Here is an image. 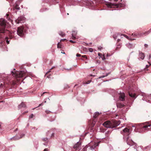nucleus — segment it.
Returning <instances> with one entry per match:
<instances>
[{"instance_id": "4be33fe9", "label": "nucleus", "mask_w": 151, "mask_h": 151, "mask_svg": "<svg viewBox=\"0 0 151 151\" xmlns=\"http://www.w3.org/2000/svg\"><path fill=\"white\" fill-rule=\"evenodd\" d=\"M150 30H148L147 31L145 32H144V35H147L148 34H149L150 33Z\"/></svg>"}, {"instance_id": "f8f14e48", "label": "nucleus", "mask_w": 151, "mask_h": 151, "mask_svg": "<svg viewBox=\"0 0 151 151\" xmlns=\"http://www.w3.org/2000/svg\"><path fill=\"white\" fill-rule=\"evenodd\" d=\"M18 108L19 109L26 108V105L24 102H22L18 105Z\"/></svg>"}, {"instance_id": "9d476101", "label": "nucleus", "mask_w": 151, "mask_h": 151, "mask_svg": "<svg viewBox=\"0 0 151 151\" xmlns=\"http://www.w3.org/2000/svg\"><path fill=\"white\" fill-rule=\"evenodd\" d=\"M24 18L23 16H21L15 20V22L17 24H19L21 22H22L24 21Z\"/></svg>"}, {"instance_id": "a878e982", "label": "nucleus", "mask_w": 151, "mask_h": 151, "mask_svg": "<svg viewBox=\"0 0 151 151\" xmlns=\"http://www.w3.org/2000/svg\"><path fill=\"white\" fill-rule=\"evenodd\" d=\"M117 35H116V34H115V35H113V38L115 39H116V38L117 37Z\"/></svg>"}, {"instance_id": "423d86ee", "label": "nucleus", "mask_w": 151, "mask_h": 151, "mask_svg": "<svg viewBox=\"0 0 151 151\" xmlns=\"http://www.w3.org/2000/svg\"><path fill=\"white\" fill-rule=\"evenodd\" d=\"M130 131V130L129 129L126 127L123 130V132H122V133L124 136H129L131 133Z\"/></svg>"}, {"instance_id": "5701e85b", "label": "nucleus", "mask_w": 151, "mask_h": 151, "mask_svg": "<svg viewBox=\"0 0 151 151\" xmlns=\"http://www.w3.org/2000/svg\"><path fill=\"white\" fill-rule=\"evenodd\" d=\"M138 36H140V37L143 36L144 35V32L139 33L138 34Z\"/></svg>"}, {"instance_id": "393cba45", "label": "nucleus", "mask_w": 151, "mask_h": 151, "mask_svg": "<svg viewBox=\"0 0 151 151\" xmlns=\"http://www.w3.org/2000/svg\"><path fill=\"white\" fill-rule=\"evenodd\" d=\"M6 42L7 44H9V41H8V37H6Z\"/></svg>"}, {"instance_id": "603ef678", "label": "nucleus", "mask_w": 151, "mask_h": 151, "mask_svg": "<svg viewBox=\"0 0 151 151\" xmlns=\"http://www.w3.org/2000/svg\"><path fill=\"white\" fill-rule=\"evenodd\" d=\"M102 59L103 60H104L105 59V58L104 56V57L102 58Z\"/></svg>"}, {"instance_id": "c85d7f7f", "label": "nucleus", "mask_w": 151, "mask_h": 151, "mask_svg": "<svg viewBox=\"0 0 151 151\" xmlns=\"http://www.w3.org/2000/svg\"><path fill=\"white\" fill-rule=\"evenodd\" d=\"M72 39H73V40H75L76 39V37L75 36H74L72 34Z\"/></svg>"}, {"instance_id": "864d4df0", "label": "nucleus", "mask_w": 151, "mask_h": 151, "mask_svg": "<svg viewBox=\"0 0 151 151\" xmlns=\"http://www.w3.org/2000/svg\"><path fill=\"white\" fill-rule=\"evenodd\" d=\"M120 40L119 39H118V40H117V42H120Z\"/></svg>"}, {"instance_id": "4468645a", "label": "nucleus", "mask_w": 151, "mask_h": 151, "mask_svg": "<svg viewBox=\"0 0 151 151\" xmlns=\"http://www.w3.org/2000/svg\"><path fill=\"white\" fill-rule=\"evenodd\" d=\"M81 145V143L79 142H78L73 146V148L75 149H77L79 147V146Z\"/></svg>"}, {"instance_id": "c03bdc74", "label": "nucleus", "mask_w": 151, "mask_h": 151, "mask_svg": "<svg viewBox=\"0 0 151 151\" xmlns=\"http://www.w3.org/2000/svg\"><path fill=\"white\" fill-rule=\"evenodd\" d=\"M3 86H4V85L2 83H1V84L0 85V87H3Z\"/></svg>"}, {"instance_id": "69168bd1", "label": "nucleus", "mask_w": 151, "mask_h": 151, "mask_svg": "<svg viewBox=\"0 0 151 151\" xmlns=\"http://www.w3.org/2000/svg\"><path fill=\"white\" fill-rule=\"evenodd\" d=\"M77 85H75V86L74 87H75Z\"/></svg>"}, {"instance_id": "a18cd8bd", "label": "nucleus", "mask_w": 151, "mask_h": 151, "mask_svg": "<svg viewBox=\"0 0 151 151\" xmlns=\"http://www.w3.org/2000/svg\"><path fill=\"white\" fill-rule=\"evenodd\" d=\"M47 93V92H44L43 93H42V94H41V96H43L44 95V94L45 93Z\"/></svg>"}, {"instance_id": "1a4fd4ad", "label": "nucleus", "mask_w": 151, "mask_h": 151, "mask_svg": "<svg viewBox=\"0 0 151 151\" xmlns=\"http://www.w3.org/2000/svg\"><path fill=\"white\" fill-rule=\"evenodd\" d=\"M126 142L127 144L130 146L133 145L135 144V143L131 139H130L129 137H127V138Z\"/></svg>"}, {"instance_id": "a211bd4d", "label": "nucleus", "mask_w": 151, "mask_h": 151, "mask_svg": "<svg viewBox=\"0 0 151 151\" xmlns=\"http://www.w3.org/2000/svg\"><path fill=\"white\" fill-rule=\"evenodd\" d=\"M14 8L15 9L17 10H19L20 9V7H19V5L17 3H16L15 6H14Z\"/></svg>"}, {"instance_id": "473e14b6", "label": "nucleus", "mask_w": 151, "mask_h": 151, "mask_svg": "<svg viewBox=\"0 0 151 151\" xmlns=\"http://www.w3.org/2000/svg\"><path fill=\"white\" fill-rule=\"evenodd\" d=\"M91 81H88L86 83H84L83 84H88Z\"/></svg>"}, {"instance_id": "79ce46f5", "label": "nucleus", "mask_w": 151, "mask_h": 151, "mask_svg": "<svg viewBox=\"0 0 151 151\" xmlns=\"http://www.w3.org/2000/svg\"><path fill=\"white\" fill-rule=\"evenodd\" d=\"M70 42H71V43H74L76 42L75 41H73V40H70Z\"/></svg>"}, {"instance_id": "20e7f679", "label": "nucleus", "mask_w": 151, "mask_h": 151, "mask_svg": "<svg viewBox=\"0 0 151 151\" xmlns=\"http://www.w3.org/2000/svg\"><path fill=\"white\" fill-rule=\"evenodd\" d=\"M23 29L24 27L22 26H20L18 27L17 33L20 36L22 37L24 35Z\"/></svg>"}, {"instance_id": "dca6fc26", "label": "nucleus", "mask_w": 151, "mask_h": 151, "mask_svg": "<svg viewBox=\"0 0 151 151\" xmlns=\"http://www.w3.org/2000/svg\"><path fill=\"white\" fill-rule=\"evenodd\" d=\"M139 58L142 60H143L145 57L144 54L142 52H139Z\"/></svg>"}, {"instance_id": "338daca9", "label": "nucleus", "mask_w": 151, "mask_h": 151, "mask_svg": "<svg viewBox=\"0 0 151 151\" xmlns=\"http://www.w3.org/2000/svg\"><path fill=\"white\" fill-rule=\"evenodd\" d=\"M107 56H108V54H107Z\"/></svg>"}, {"instance_id": "de8ad7c7", "label": "nucleus", "mask_w": 151, "mask_h": 151, "mask_svg": "<svg viewBox=\"0 0 151 151\" xmlns=\"http://www.w3.org/2000/svg\"><path fill=\"white\" fill-rule=\"evenodd\" d=\"M131 36H136V35H135V34H133V33H132V34H131Z\"/></svg>"}, {"instance_id": "774afa93", "label": "nucleus", "mask_w": 151, "mask_h": 151, "mask_svg": "<svg viewBox=\"0 0 151 151\" xmlns=\"http://www.w3.org/2000/svg\"><path fill=\"white\" fill-rule=\"evenodd\" d=\"M98 49H99V47H98Z\"/></svg>"}, {"instance_id": "a19ab883", "label": "nucleus", "mask_w": 151, "mask_h": 151, "mask_svg": "<svg viewBox=\"0 0 151 151\" xmlns=\"http://www.w3.org/2000/svg\"><path fill=\"white\" fill-rule=\"evenodd\" d=\"M54 133H52V134H51V136H50V138H51L53 137L54 136Z\"/></svg>"}, {"instance_id": "4c0bfd02", "label": "nucleus", "mask_w": 151, "mask_h": 151, "mask_svg": "<svg viewBox=\"0 0 151 151\" xmlns=\"http://www.w3.org/2000/svg\"><path fill=\"white\" fill-rule=\"evenodd\" d=\"M66 40V39H61L60 40V41L61 42H62V41L63 42V41H65V40Z\"/></svg>"}, {"instance_id": "7c9ffc66", "label": "nucleus", "mask_w": 151, "mask_h": 151, "mask_svg": "<svg viewBox=\"0 0 151 151\" xmlns=\"http://www.w3.org/2000/svg\"><path fill=\"white\" fill-rule=\"evenodd\" d=\"M82 57L86 59L87 58V57L86 55H82Z\"/></svg>"}, {"instance_id": "49530a36", "label": "nucleus", "mask_w": 151, "mask_h": 151, "mask_svg": "<svg viewBox=\"0 0 151 151\" xmlns=\"http://www.w3.org/2000/svg\"><path fill=\"white\" fill-rule=\"evenodd\" d=\"M148 45L147 44H145V46L146 47H148Z\"/></svg>"}, {"instance_id": "f03ea898", "label": "nucleus", "mask_w": 151, "mask_h": 151, "mask_svg": "<svg viewBox=\"0 0 151 151\" xmlns=\"http://www.w3.org/2000/svg\"><path fill=\"white\" fill-rule=\"evenodd\" d=\"M105 4L109 8L115 7L119 8L122 6V4L121 3L115 4L111 2H106L105 3Z\"/></svg>"}, {"instance_id": "052dcab7", "label": "nucleus", "mask_w": 151, "mask_h": 151, "mask_svg": "<svg viewBox=\"0 0 151 151\" xmlns=\"http://www.w3.org/2000/svg\"><path fill=\"white\" fill-rule=\"evenodd\" d=\"M17 130V129H16V130H15V131H16Z\"/></svg>"}, {"instance_id": "6e6552de", "label": "nucleus", "mask_w": 151, "mask_h": 151, "mask_svg": "<svg viewBox=\"0 0 151 151\" xmlns=\"http://www.w3.org/2000/svg\"><path fill=\"white\" fill-rule=\"evenodd\" d=\"M99 112H96L95 114L94 115L93 117V121L92 123V124L93 126H94L95 123L97 121V119H96V118L99 116Z\"/></svg>"}, {"instance_id": "6e6d98bb", "label": "nucleus", "mask_w": 151, "mask_h": 151, "mask_svg": "<svg viewBox=\"0 0 151 151\" xmlns=\"http://www.w3.org/2000/svg\"><path fill=\"white\" fill-rule=\"evenodd\" d=\"M150 58H151V55H149V59H150Z\"/></svg>"}, {"instance_id": "8fccbe9b", "label": "nucleus", "mask_w": 151, "mask_h": 151, "mask_svg": "<svg viewBox=\"0 0 151 151\" xmlns=\"http://www.w3.org/2000/svg\"><path fill=\"white\" fill-rule=\"evenodd\" d=\"M89 51L91 52H92L93 51V49H92V48H90V49H89Z\"/></svg>"}, {"instance_id": "b1692460", "label": "nucleus", "mask_w": 151, "mask_h": 151, "mask_svg": "<svg viewBox=\"0 0 151 151\" xmlns=\"http://www.w3.org/2000/svg\"><path fill=\"white\" fill-rule=\"evenodd\" d=\"M123 35L126 38H127L128 39H129V37L127 35ZM131 40H134V39H131Z\"/></svg>"}, {"instance_id": "4d7b16f0", "label": "nucleus", "mask_w": 151, "mask_h": 151, "mask_svg": "<svg viewBox=\"0 0 151 151\" xmlns=\"http://www.w3.org/2000/svg\"><path fill=\"white\" fill-rule=\"evenodd\" d=\"M61 53H63V54H65V52H61Z\"/></svg>"}, {"instance_id": "412c9836", "label": "nucleus", "mask_w": 151, "mask_h": 151, "mask_svg": "<svg viewBox=\"0 0 151 151\" xmlns=\"http://www.w3.org/2000/svg\"><path fill=\"white\" fill-rule=\"evenodd\" d=\"M12 139L14 140H16L20 139V138L19 137L16 136L13 138Z\"/></svg>"}, {"instance_id": "58836bf2", "label": "nucleus", "mask_w": 151, "mask_h": 151, "mask_svg": "<svg viewBox=\"0 0 151 151\" xmlns=\"http://www.w3.org/2000/svg\"><path fill=\"white\" fill-rule=\"evenodd\" d=\"M50 130L49 131H48V132L46 133V135L47 136H48L49 135V132H50Z\"/></svg>"}, {"instance_id": "bb28decb", "label": "nucleus", "mask_w": 151, "mask_h": 151, "mask_svg": "<svg viewBox=\"0 0 151 151\" xmlns=\"http://www.w3.org/2000/svg\"><path fill=\"white\" fill-rule=\"evenodd\" d=\"M42 140L43 141H46L48 140V139L47 138H45L42 139Z\"/></svg>"}, {"instance_id": "9b49d317", "label": "nucleus", "mask_w": 151, "mask_h": 151, "mask_svg": "<svg viewBox=\"0 0 151 151\" xmlns=\"http://www.w3.org/2000/svg\"><path fill=\"white\" fill-rule=\"evenodd\" d=\"M120 123V121H114L112 122V126L113 128H115L119 125Z\"/></svg>"}, {"instance_id": "680f3d73", "label": "nucleus", "mask_w": 151, "mask_h": 151, "mask_svg": "<svg viewBox=\"0 0 151 151\" xmlns=\"http://www.w3.org/2000/svg\"><path fill=\"white\" fill-rule=\"evenodd\" d=\"M148 63H149L150 65H151V64H150V63L149 62Z\"/></svg>"}, {"instance_id": "e433bc0d", "label": "nucleus", "mask_w": 151, "mask_h": 151, "mask_svg": "<svg viewBox=\"0 0 151 151\" xmlns=\"http://www.w3.org/2000/svg\"><path fill=\"white\" fill-rule=\"evenodd\" d=\"M108 133H109V132H107V133H106V136L107 137H108V136H109V134H108Z\"/></svg>"}, {"instance_id": "cd10ccee", "label": "nucleus", "mask_w": 151, "mask_h": 151, "mask_svg": "<svg viewBox=\"0 0 151 151\" xmlns=\"http://www.w3.org/2000/svg\"><path fill=\"white\" fill-rule=\"evenodd\" d=\"M45 112L47 114H50V113H51V112L50 111L47 110L45 111Z\"/></svg>"}, {"instance_id": "e2e57ef3", "label": "nucleus", "mask_w": 151, "mask_h": 151, "mask_svg": "<svg viewBox=\"0 0 151 151\" xmlns=\"http://www.w3.org/2000/svg\"><path fill=\"white\" fill-rule=\"evenodd\" d=\"M67 15H69V14L68 13H67Z\"/></svg>"}, {"instance_id": "2eb2a0df", "label": "nucleus", "mask_w": 151, "mask_h": 151, "mask_svg": "<svg viewBox=\"0 0 151 151\" xmlns=\"http://www.w3.org/2000/svg\"><path fill=\"white\" fill-rule=\"evenodd\" d=\"M116 106L118 108H122L124 106V105L121 103H118L116 104Z\"/></svg>"}, {"instance_id": "7ed1b4c3", "label": "nucleus", "mask_w": 151, "mask_h": 151, "mask_svg": "<svg viewBox=\"0 0 151 151\" xmlns=\"http://www.w3.org/2000/svg\"><path fill=\"white\" fill-rule=\"evenodd\" d=\"M12 74L13 76L16 78L22 77L26 75L25 72L23 71H18L15 73L12 72Z\"/></svg>"}, {"instance_id": "09e8293b", "label": "nucleus", "mask_w": 151, "mask_h": 151, "mask_svg": "<svg viewBox=\"0 0 151 151\" xmlns=\"http://www.w3.org/2000/svg\"><path fill=\"white\" fill-rule=\"evenodd\" d=\"M98 55L99 56H101V55H102V54L100 53H98Z\"/></svg>"}, {"instance_id": "0eeeda50", "label": "nucleus", "mask_w": 151, "mask_h": 151, "mask_svg": "<svg viewBox=\"0 0 151 151\" xmlns=\"http://www.w3.org/2000/svg\"><path fill=\"white\" fill-rule=\"evenodd\" d=\"M151 126V124H150L149 122H146L143 123L141 125V127L143 129L147 130L149 129L148 127H149Z\"/></svg>"}, {"instance_id": "5fc2aeb1", "label": "nucleus", "mask_w": 151, "mask_h": 151, "mask_svg": "<svg viewBox=\"0 0 151 151\" xmlns=\"http://www.w3.org/2000/svg\"><path fill=\"white\" fill-rule=\"evenodd\" d=\"M6 18H7L9 16V15L8 14H6Z\"/></svg>"}, {"instance_id": "c9c22d12", "label": "nucleus", "mask_w": 151, "mask_h": 151, "mask_svg": "<svg viewBox=\"0 0 151 151\" xmlns=\"http://www.w3.org/2000/svg\"><path fill=\"white\" fill-rule=\"evenodd\" d=\"M76 55L77 57H80L81 56V55L79 54H77Z\"/></svg>"}, {"instance_id": "bf43d9fd", "label": "nucleus", "mask_w": 151, "mask_h": 151, "mask_svg": "<svg viewBox=\"0 0 151 151\" xmlns=\"http://www.w3.org/2000/svg\"><path fill=\"white\" fill-rule=\"evenodd\" d=\"M149 30H150V32H151V28Z\"/></svg>"}, {"instance_id": "37998d69", "label": "nucleus", "mask_w": 151, "mask_h": 151, "mask_svg": "<svg viewBox=\"0 0 151 151\" xmlns=\"http://www.w3.org/2000/svg\"><path fill=\"white\" fill-rule=\"evenodd\" d=\"M43 105V103H41V104H40L38 106H42Z\"/></svg>"}, {"instance_id": "f3484780", "label": "nucleus", "mask_w": 151, "mask_h": 151, "mask_svg": "<svg viewBox=\"0 0 151 151\" xmlns=\"http://www.w3.org/2000/svg\"><path fill=\"white\" fill-rule=\"evenodd\" d=\"M129 96L132 98H135L136 97V95L134 93H129Z\"/></svg>"}, {"instance_id": "f257e3e1", "label": "nucleus", "mask_w": 151, "mask_h": 151, "mask_svg": "<svg viewBox=\"0 0 151 151\" xmlns=\"http://www.w3.org/2000/svg\"><path fill=\"white\" fill-rule=\"evenodd\" d=\"M6 25V21L3 19H0V33L5 32V28ZM1 37L0 34V38Z\"/></svg>"}, {"instance_id": "c756f323", "label": "nucleus", "mask_w": 151, "mask_h": 151, "mask_svg": "<svg viewBox=\"0 0 151 151\" xmlns=\"http://www.w3.org/2000/svg\"><path fill=\"white\" fill-rule=\"evenodd\" d=\"M33 116H34L33 114H32L29 116V118H32Z\"/></svg>"}, {"instance_id": "ea45409f", "label": "nucleus", "mask_w": 151, "mask_h": 151, "mask_svg": "<svg viewBox=\"0 0 151 151\" xmlns=\"http://www.w3.org/2000/svg\"><path fill=\"white\" fill-rule=\"evenodd\" d=\"M24 136V134H21V135H20V137H19V138H20V139L21 138H22V137Z\"/></svg>"}, {"instance_id": "72a5a7b5", "label": "nucleus", "mask_w": 151, "mask_h": 151, "mask_svg": "<svg viewBox=\"0 0 151 151\" xmlns=\"http://www.w3.org/2000/svg\"><path fill=\"white\" fill-rule=\"evenodd\" d=\"M150 66V65H146V68H145V69L146 70H148V69H147V68H148L149 66Z\"/></svg>"}, {"instance_id": "f704fd0d", "label": "nucleus", "mask_w": 151, "mask_h": 151, "mask_svg": "<svg viewBox=\"0 0 151 151\" xmlns=\"http://www.w3.org/2000/svg\"><path fill=\"white\" fill-rule=\"evenodd\" d=\"M57 47L58 48H60L61 47L60 46V44L58 43L57 45Z\"/></svg>"}, {"instance_id": "2f4dec72", "label": "nucleus", "mask_w": 151, "mask_h": 151, "mask_svg": "<svg viewBox=\"0 0 151 151\" xmlns=\"http://www.w3.org/2000/svg\"><path fill=\"white\" fill-rule=\"evenodd\" d=\"M28 112V111H25L24 112H23L22 114V115H24L25 114L27 113Z\"/></svg>"}, {"instance_id": "6ab92c4d", "label": "nucleus", "mask_w": 151, "mask_h": 151, "mask_svg": "<svg viewBox=\"0 0 151 151\" xmlns=\"http://www.w3.org/2000/svg\"><path fill=\"white\" fill-rule=\"evenodd\" d=\"M98 144H95L93 145L92 146L90 147V149L91 150H93L96 147V146H98Z\"/></svg>"}, {"instance_id": "3c124183", "label": "nucleus", "mask_w": 151, "mask_h": 151, "mask_svg": "<svg viewBox=\"0 0 151 151\" xmlns=\"http://www.w3.org/2000/svg\"><path fill=\"white\" fill-rule=\"evenodd\" d=\"M67 87L69 88V87H68V85H66V86H65V88H66Z\"/></svg>"}, {"instance_id": "aec40b11", "label": "nucleus", "mask_w": 151, "mask_h": 151, "mask_svg": "<svg viewBox=\"0 0 151 151\" xmlns=\"http://www.w3.org/2000/svg\"><path fill=\"white\" fill-rule=\"evenodd\" d=\"M59 35L62 37H63L65 35V34L62 31H60L59 32Z\"/></svg>"}, {"instance_id": "ddd939ff", "label": "nucleus", "mask_w": 151, "mask_h": 151, "mask_svg": "<svg viewBox=\"0 0 151 151\" xmlns=\"http://www.w3.org/2000/svg\"><path fill=\"white\" fill-rule=\"evenodd\" d=\"M125 94L124 93H121L120 94L119 98L120 100L123 101L125 100Z\"/></svg>"}, {"instance_id": "39448f33", "label": "nucleus", "mask_w": 151, "mask_h": 151, "mask_svg": "<svg viewBox=\"0 0 151 151\" xmlns=\"http://www.w3.org/2000/svg\"><path fill=\"white\" fill-rule=\"evenodd\" d=\"M103 124L106 128H113V127L112 126H113L112 125V122H111L109 121H107L105 122Z\"/></svg>"}, {"instance_id": "0e129e2a", "label": "nucleus", "mask_w": 151, "mask_h": 151, "mask_svg": "<svg viewBox=\"0 0 151 151\" xmlns=\"http://www.w3.org/2000/svg\"><path fill=\"white\" fill-rule=\"evenodd\" d=\"M46 101H45L44 102H45V103H46Z\"/></svg>"}, {"instance_id": "13d9d810", "label": "nucleus", "mask_w": 151, "mask_h": 151, "mask_svg": "<svg viewBox=\"0 0 151 151\" xmlns=\"http://www.w3.org/2000/svg\"><path fill=\"white\" fill-rule=\"evenodd\" d=\"M114 0L115 1H118V0Z\"/></svg>"}]
</instances>
